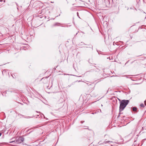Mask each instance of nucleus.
<instances>
[{
	"instance_id": "nucleus-1",
	"label": "nucleus",
	"mask_w": 146,
	"mask_h": 146,
	"mask_svg": "<svg viewBox=\"0 0 146 146\" xmlns=\"http://www.w3.org/2000/svg\"><path fill=\"white\" fill-rule=\"evenodd\" d=\"M129 101L128 100H122L120 102L119 111L120 112L122 111L128 104Z\"/></svg>"
},
{
	"instance_id": "nucleus-2",
	"label": "nucleus",
	"mask_w": 146,
	"mask_h": 146,
	"mask_svg": "<svg viewBox=\"0 0 146 146\" xmlns=\"http://www.w3.org/2000/svg\"><path fill=\"white\" fill-rule=\"evenodd\" d=\"M24 139L23 137H20L18 138L17 139H16L15 141L11 142V143L15 142L16 144H19L23 142Z\"/></svg>"
},
{
	"instance_id": "nucleus-3",
	"label": "nucleus",
	"mask_w": 146,
	"mask_h": 146,
	"mask_svg": "<svg viewBox=\"0 0 146 146\" xmlns=\"http://www.w3.org/2000/svg\"><path fill=\"white\" fill-rule=\"evenodd\" d=\"M132 110L133 111H137V108L135 107H134L133 108Z\"/></svg>"
},
{
	"instance_id": "nucleus-4",
	"label": "nucleus",
	"mask_w": 146,
	"mask_h": 146,
	"mask_svg": "<svg viewBox=\"0 0 146 146\" xmlns=\"http://www.w3.org/2000/svg\"><path fill=\"white\" fill-rule=\"evenodd\" d=\"M140 106L141 107H144V104H140Z\"/></svg>"
},
{
	"instance_id": "nucleus-5",
	"label": "nucleus",
	"mask_w": 146,
	"mask_h": 146,
	"mask_svg": "<svg viewBox=\"0 0 146 146\" xmlns=\"http://www.w3.org/2000/svg\"><path fill=\"white\" fill-rule=\"evenodd\" d=\"M112 142V141H106L105 143H110V142L111 143Z\"/></svg>"
},
{
	"instance_id": "nucleus-6",
	"label": "nucleus",
	"mask_w": 146,
	"mask_h": 146,
	"mask_svg": "<svg viewBox=\"0 0 146 146\" xmlns=\"http://www.w3.org/2000/svg\"><path fill=\"white\" fill-rule=\"evenodd\" d=\"M144 102H145V105L146 106V101H145Z\"/></svg>"
},
{
	"instance_id": "nucleus-7",
	"label": "nucleus",
	"mask_w": 146,
	"mask_h": 146,
	"mask_svg": "<svg viewBox=\"0 0 146 146\" xmlns=\"http://www.w3.org/2000/svg\"><path fill=\"white\" fill-rule=\"evenodd\" d=\"M1 133L0 132V136H1Z\"/></svg>"
},
{
	"instance_id": "nucleus-8",
	"label": "nucleus",
	"mask_w": 146,
	"mask_h": 146,
	"mask_svg": "<svg viewBox=\"0 0 146 146\" xmlns=\"http://www.w3.org/2000/svg\"><path fill=\"white\" fill-rule=\"evenodd\" d=\"M2 1H3V0H1L0 1V2H2Z\"/></svg>"
},
{
	"instance_id": "nucleus-9",
	"label": "nucleus",
	"mask_w": 146,
	"mask_h": 146,
	"mask_svg": "<svg viewBox=\"0 0 146 146\" xmlns=\"http://www.w3.org/2000/svg\"><path fill=\"white\" fill-rule=\"evenodd\" d=\"M81 123H83V121H81Z\"/></svg>"
},
{
	"instance_id": "nucleus-10",
	"label": "nucleus",
	"mask_w": 146,
	"mask_h": 146,
	"mask_svg": "<svg viewBox=\"0 0 146 146\" xmlns=\"http://www.w3.org/2000/svg\"><path fill=\"white\" fill-rule=\"evenodd\" d=\"M5 1L4 0V2H5Z\"/></svg>"
}]
</instances>
